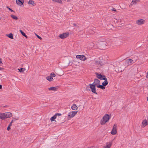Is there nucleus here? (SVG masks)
Masks as SVG:
<instances>
[{
  "label": "nucleus",
  "instance_id": "obj_1",
  "mask_svg": "<svg viewBox=\"0 0 148 148\" xmlns=\"http://www.w3.org/2000/svg\"><path fill=\"white\" fill-rule=\"evenodd\" d=\"M111 118V117L108 114H105L100 121L101 125H104Z\"/></svg>",
  "mask_w": 148,
  "mask_h": 148
},
{
  "label": "nucleus",
  "instance_id": "obj_2",
  "mask_svg": "<svg viewBox=\"0 0 148 148\" xmlns=\"http://www.w3.org/2000/svg\"><path fill=\"white\" fill-rule=\"evenodd\" d=\"M145 21L143 19L137 20L136 21V23L138 25H142L145 23Z\"/></svg>",
  "mask_w": 148,
  "mask_h": 148
},
{
  "label": "nucleus",
  "instance_id": "obj_3",
  "mask_svg": "<svg viewBox=\"0 0 148 148\" xmlns=\"http://www.w3.org/2000/svg\"><path fill=\"white\" fill-rule=\"evenodd\" d=\"M77 111H72L69 113L68 117L71 118L73 117L77 113Z\"/></svg>",
  "mask_w": 148,
  "mask_h": 148
},
{
  "label": "nucleus",
  "instance_id": "obj_4",
  "mask_svg": "<svg viewBox=\"0 0 148 148\" xmlns=\"http://www.w3.org/2000/svg\"><path fill=\"white\" fill-rule=\"evenodd\" d=\"M4 120L5 118H9L12 116V114L10 112H6L3 113Z\"/></svg>",
  "mask_w": 148,
  "mask_h": 148
},
{
  "label": "nucleus",
  "instance_id": "obj_5",
  "mask_svg": "<svg viewBox=\"0 0 148 148\" xmlns=\"http://www.w3.org/2000/svg\"><path fill=\"white\" fill-rule=\"evenodd\" d=\"M116 128H117V125L116 124H115L113 126L112 130L111 132V134H112L115 135L116 134V133H117Z\"/></svg>",
  "mask_w": 148,
  "mask_h": 148
},
{
  "label": "nucleus",
  "instance_id": "obj_6",
  "mask_svg": "<svg viewBox=\"0 0 148 148\" xmlns=\"http://www.w3.org/2000/svg\"><path fill=\"white\" fill-rule=\"evenodd\" d=\"M89 86H90V88L91 89L92 92H93L96 94H97V93L96 92V88H95L96 86H95L94 85L92 84H90Z\"/></svg>",
  "mask_w": 148,
  "mask_h": 148
},
{
  "label": "nucleus",
  "instance_id": "obj_7",
  "mask_svg": "<svg viewBox=\"0 0 148 148\" xmlns=\"http://www.w3.org/2000/svg\"><path fill=\"white\" fill-rule=\"evenodd\" d=\"M96 74L97 77L100 79L103 80V79L106 78L105 76L102 75L101 74H98V73H96Z\"/></svg>",
  "mask_w": 148,
  "mask_h": 148
},
{
  "label": "nucleus",
  "instance_id": "obj_8",
  "mask_svg": "<svg viewBox=\"0 0 148 148\" xmlns=\"http://www.w3.org/2000/svg\"><path fill=\"white\" fill-rule=\"evenodd\" d=\"M69 36V34L67 33H63V34H60L59 36V37L62 39H64L65 38Z\"/></svg>",
  "mask_w": 148,
  "mask_h": 148
},
{
  "label": "nucleus",
  "instance_id": "obj_9",
  "mask_svg": "<svg viewBox=\"0 0 148 148\" xmlns=\"http://www.w3.org/2000/svg\"><path fill=\"white\" fill-rule=\"evenodd\" d=\"M112 144V142H107L106 145L103 146V148H110Z\"/></svg>",
  "mask_w": 148,
  "mask_h": 148
},
{
  "label": "nucleus",
  "instance_id": "obj_10",
  "mask_svg": "<svg viewBox=\"0 0 148 148\" xmlns=\"http://www.w3.org/2000/svg\"><path fill=\"white\" fill-rule=\"evenodd\" d=\"M16 3L18 5L22 6V5H23L24 1V0H16Z\"/></svg>",
  "mask_w": 148,
  "mask_h": 148
},
{
  "label": "nucleus",
  "instance_id": "obj_11",
  "mask_svg": "<svg viewBox=\"0 0 148 148\" xmlns=\"http://www.w3.org/2000/svg\"><path fill=\"white\" fill-rule=\"evenodd\" d=\"M100 84V81L97 79H95L94 80L93 83L92 84L97 87V86L99 85Z\"/></svg>",
  "mask_w": 148,
  "mask_h": 148
},
{
  "label": "nucleus",
  "instance_id": "obj_12",
  "mask_svg": "<svg viewBox=\"0 0 148 148\" xmlns=\"http://www.w3.org/2000/svg\"><path fill=\"white\" fill-rule=\"evenodd\" d=\"M61 115V114L60 113H57L56 114L53 116L50 119L51 121L52 122L54 121V119L56 118L57 116H60Z\"/></svg>",
  "mask_w": 148,
  "mask_h": 148
},
{
  "label": "nucleus",
  "instance_id": "obj_13",
  "mask_svg": "<svg viewBox=\"0 0 148 148\" xmlns=\"http://www.w3.org/2000/svg\"><path fill=\"white\" fill-rule=\"evenodd\" d=\"M148 124L147 120L146 119L144 120L142 122L141 126L144 127Z\"/></svg>",
  "mask_w": 148,
  "mask_h": 148
},
{
  "label": "nucleus",
  "instance_id": "obj_14",
  "mask_svg": "<svg viewBox=\"0 0 148 148\" xmlns=\"http://www.w3.org/2000/svg\"><path fill=\"white\" fill-rule=\"evenodd\" d=\"M140 0H132V1L129 5V7L131 8L133 5L136 4Z\"/></svg>",
  "mask_w": 148,
  "mask_h": 148
},
{
  "label": "nucleus",
  "instance_id": "obj_15",
  "mask_svg": "<svg viewBox=\"0 0 148 148\" xmlns=\"http://www.w3.org/2000/svg\"><path fill=\"white\" fill-rule=\"evenodd\" d=\"M48 89L50 91H56L58 89V87H51L48 88Z\"/></svg>",
  "mask_w": 148,
  "mask_h": 148
},
{
  "label": "nucleus",
  "instance_id": "obj_16",
  "mask_svg": "<svg viewBox=\"0 0 148 148\" xmlns=\"http://www.w3.org/2000/svg\"><path fill=\"white\" fill-rule=\"evenodd\" d=\"M126 63L128 64H131L134 63V60L130 59L127 60L125 61Z\"/></svg>",
  "mask_w": 148,
  "mask_h": 148
},
{
  "label": "nucleus",
  "instance_id": "obj_17",
  "mask_svg": "<svg viewBox=\"0 0 148 148\" xmlns=\"http://www.w3.org/2000/svg\"><path fill=\"white\" fill-rule=\"evenodd\" d=\"M103 80H104V81L102 83V85H103V86H106L108 84V82L107 81V79L106 78H105L103 79Z\"/></svg>",
  "mask_w": 148,
  "mask_h": 148
},
{
  "label": "nucleus",
  "instance_id": "obj_18",
  "mask_svg": "<svg viewBox=\"0 0 148 148\" xmlns=\"http://www.w3.org/2000/svg\"><path fill=\"white\" fill-rule=\"evenodd\" d=\"M46 79L49 82H51L53 80V79L52 78L50 75L49 76H47L46 77Z\"/></svg>",
  "mask_w": 148,
  "mask_h": 148
},
{
  "label": "nucleus",
  "instance_id": "obj_19",
  "mask_svg": "<svg viewBox=\"0 0 148 148\" xmlns=\"http://www.w3.org/2000/svg\"><path fill=\"white\" fill-rule=\"evenodd\" d=\"M72 109L74 110H77L78 109V107L75 104H73L71 106V107Z\"/></svg>",
  "mask_w": 148,
  "mask_h": 148
},
{
  "label": "nucleus",
  "instance_id": "obj_20",
  "mask_svg": "<svg viewBox=\"0 0 148 148\" xmlns=\"http://www.w3.org/2000/svg\"><path fill=\"white\" fill-rule=\"evenodd\" d=\"M76 57L81 60H82L83 59V55H77L76 56Z\"/></svg>",
  "mask_w": 148,
  "mask_h": 148
},
{
  "label": "nucleus",
  "instance_id": "obj_21",
  "mask_svg": "<svg viewBox=\"0 0 148 148\" xmlns=\"http://www.w3.org/2000/svg\"><path fill=\"white\" fill-rule=\"evenodd\" d=\"M28 3L32 5L33 6H34L36 5L35 2L32 0H29L28 2Z\"/></svg>",
  "mask_w": 148,
  "mask_h": 148
},
{
  "label": "nucleus",
  "instance_id": "obj_22",
  "mask_svg": "<svg viewBox=\"0 0 148 148\" xmlns=\"http://www.w3.org/2000/svg\"><path fill=\"white\" fill-rule=\"evenodd\" d=\"M6 36L11 39H13V35L12 33H10L8 34H6Z\"/></svg>",
  "mask_w": 148,
  "mask_h": 148
},
{
  "label": "nucleus",
  "instance_id": "obj_23",
  "mask_svg": "<svg viewBox=\"0 0 148 148\" xmlns=\"http://www.w3.org/2000/svg\"><path fill=\"white\" fill-rule=\"evenodd\" d=\"M11 17L12 18L15 20H17L18 19L17 17L16 16L12 14H11Z\"/></svg>",
  "mask_w": 148,
  "mask_h": 148
},
{
  "label": "nucleus",
  "instance_id": "obj_24",
  "mask_svg": "<svg viewBox=\"0 0 148 148\" xmlns=\"http://www.w3.org/2000/svg\"><path fill=\"white\" fill-rule=\"evenodd\" d=\"M18 70L20 72L23 73L25 70V69L24 68H22L20 69H18Z\"/></svg>",
  "mask_w": 148,
  "mask_h": 148
},
{
  "label": "nucleus",
  "instance_id": "obj_25",
  "mask_svg": "<svg viewBox=\"0 0 148 148\" xmlns=\"http://www.w3.org/2000/svg\"><path fill=\"white\" fill-rule=\"evenodd\" d=\"M104 86H103V85H99L97 86V87L103 90L105 89V87Z\"/></svg>",
  "mask_w": 148,
  "mask_h": 148
},
{
  "label": "nucleus",
  "instance_id": "obj_26",
  "mask_svg": "<svg viewBox=\"0 0 148 148\" xmlns=\"http://www.w3.org/2000/svg\"><path fill=\"white\" fill-rule=\"evenodd\" d=\"M0 119L2 120H4L3 113H1L0 112Z\"/></svg>",
  "mask_w": 148,
  "mask_h": 148
},
{
  "label": "nucleus",
  "instance_id": "obj_27",
  "mask_svg": "<svg viewBox=\"0 0 148 148\" xmlns=\"http://www.w3.org/2000/svg\"><path fill=\"white\" fill-rule=\"evenodd\" d=\"M53 1L57 2L58 3H62V1L61 0H52Z\"/></svg>",
  "mask_w": 148,
  "mask_h": 148
},
{
  "label": "nucleus",
  "instance_id": "obj_28",
  "mask_svg": "<svg viewBox=\"0 0 148 148\" xmlns=\"http://www.w3.org/2000/svg\"><path fill=\"white\" fill-rule=\"evenodd\" d=\"M20 31L23 36H24L26 38L27 37V35H25V34L24 32H23L22 31V30H20Z\"/></svg>",
  "mask_w": 148,
  "mask_h": 148
},
{
  "label": "nucleus",
  "instance_id": "obj_29",
  "mask_svg": "<svg viewBox=\"0 0 148 148\" xmlns=\"http://www.w3.org/2000/svg\"><path fill=\"white\" fill-rule=\"evenodd\" d=\"M50 75L52 78L55 77L56 76V74L53 72L51 73Z\"/></svg>",
  "mask_w": 148,
  "mask_h": 148
},
{
  "label": "nucleus",
  "instance_id": "obj_30",
  "mask_svg": "<svg viewBox=\"0 0 148 148\" xmlns=\"http://www.w3.org/2000/svg\"><path fill=\"white\" fill-rule=\"evenodd\" d=\"M110 10H112V11H114V12H116V9L113 8H112V7H111L110 8Z\"/></svg>",
  "mask_w": 148,
  "mask_h": 148
},
{
  "label": "nucleus",
  "instance_id": "obj_31",
  "mask_svg": "<svg viewBox=\"0 0 148 148\" xmlns=\"http://www.w3.org/2000/svg\"><path fill=\"white\" fill-rule=\"evenodd\" d=\"M36 35L38 38L40 40L42 39V38L40 36H39L37 34H36Z\"/></svg>",
  "mask_w": 148,
  "mask_h": 148
},
{
  "label": "nucleus",
  "instance_id": "obj_32",
  "mask_svg": "<svg viewBox=\"0 0 148 148\" xmlns=\"http://www.w3.org/2000/svg\"><path fill=\"white\" fill-rule=\"evenodd\" d=\"M10 129V127L8 126L7 128V130L8 131H9Z\"/></svg>",
  "mask_w": 148,
  "mask_h": 148
},
{
  "label": "nucleus",
  "instance_id": "obj_33",
  "mask_svg": "<svg viewBox=\"0 0 148 148\" xmlns=\"http://www.w3.org/2000/svg\"><path fill=\"white\" fill-rule=\"evenodd\" d=\"M2 64V62H1V59L0 58V64Z\"/></svg>",
  "mask_w": 148,
  "mask_h": 148
},
{
  "label": "nucleus",
  "instance_id": "obj_34",
  "mask_svg": "<svg viewBox=\"0 0 148 148\" xmlns=\"http://www.w3.org/2000/svg\"><path fill=\"white\" fill-rule=\"evenodd\" d=\"M86 60V58L84 56V61Z\"/></svg>",
  "mask_w": 148,
  "mask_h": 148
},
{
  "label": "nucleus",
  "instance_id": "obj_35",
  "mask_svg": "<svg viewBox=\"0 0 148 148\" xmlns=\"http://www.w3.org/2000/svg\"><path fill=\"white\" fill-rule=\"evenodd\" d=\"M146 77L147 78H148V72H147V75H146Z\"/></svg>",
  "mask_w": 148,
  "mask_h": 148
},
{
  "label": "nucleus",
  "instance_id": "obj_36",
  "mask_svg": "<svg viewBox=\"0 0 148 148\" xmlns=\"http://www.w3.org/2000/svg\"><path fill=\"white\" fill-rule=\"evenodd\" d=\"M8 9H9L10 10L11 12H14V11H13V10H12L11 9H10V8H8Z\"/></svg>",
  "mask_w": 148,
  "mask_h": 148
},
{
  "label": "nucleus",
  "instance_id": "obj_37",
  "mask_svg": "<svg viewBox=\"0 0 148 148\" xmlns=\"http://www.w3.org/2000/svg\"><path fill=\"white\" fill-rule=\"evenodd\" d=\"M12 124L10 123L8 125V126L11 127L12 126Z\"/></svg>",
  "mask_w": 148,
  "mask_h": 148
},
{
  "label": "nucleus",
  "instance_id": "obj_38",
  "mask_svg": "<svg viewBox=\"0 0 148 148\" xmlns=\"http://www.w3.org/2000/svg\"><path fill=\"white\" fill-rule=\"evenodd\" d=\"M91 44L92 45V46L90 47V48H92V46H93V44H92V43H91Z\"/></svg>",
  "mask_w": 148,
  "mask_h": 148
},
{
  "label": "nucleus",
  "instance_id": "obj_39",
  "mask_svg": "<svg viewBox=\"0 0 148 148\" xmlns=\"http://www.w3.org/2000/svg\"><path fill=\"white\" fill-rule=\"evenodd\" d=\"M13 121H14L13 120H12V121L10 123L12 124V123H13Z\"/></svg>",
  "mask_w": 148,
  "mask_h": 148
},
{
  "label": "nucleus",
  "instance_id": "obj_40",
  "mask_svg": "<svg viewBox=\"0 0 148 148\" xmlns=\"http://www.w3.org/2000/svg\"><path fill=\"white\" fill-rule=\"evenodd\" d=\"M2 88V86L1 85H0V89H1Z\"/></svg>",
  "mask_w": 148,
  "mask_h": 148
},
{
  "label": "nucleus",
  "instance_id": "obj_41",
  "mask_svg": "<svg viewBox=\"0 0 148 148\" xmlns=\"http://www.w3.org/2000/svg\"><path fill=\"white\" fill-rule=\"evenodd\" d=\"M147 101L148 102V97H147Z\"/></svg>",
  "mask_w": 148,
  "mask_h": 148
},
{
  "label": "nucleus",
  "instance_id": "obj_42",
  "mask_svg": "<svg viewBox=\"0 0 148 148\" xmlns=\"http://www.w3.org/2000/svg\"><path fill=\"white\" fill-rule=\"evenodd\" d=\"M3 68H1V67H0V70H1V69H2Z\"/></svg>",
  "mask_w": 148,
  "mask_h": 148
},
{
  "label": "nucleus",
  "instance_id": "obj_43",
  "mask_svg": "<svg viewBox=\"0 0 148 148\" xmlns=\"http://www.w3.org/2000/svg\"><path fill=\"white\" fill-rule=\"evenodd\" d=\"M73 25H74V26H76V25L75 24H74Z\"/></svg>",
  "mask_w": 148,
  "mask_h": 148
},
{
  "label": "nucleus",
  "instance_id": "obj_44",
  "mask_svg": "<svg viewBox=\"0 0 148 148\" xmlns=\"http://www.w3.org/2000/svg\"><path fill=\"white\" fill-rule=\"evenodd\" d=\"M1 19V18L0 17V20Z\"/></svg>",
  "mask_w": 148,
  "mask_h": 148
}]
</instances>
